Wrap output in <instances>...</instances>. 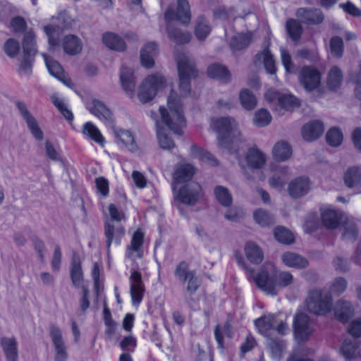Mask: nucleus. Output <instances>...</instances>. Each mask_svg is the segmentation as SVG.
Returning <instances> with one entry per match:
<instances>
[{
    "label": "nucleus",
    "instance_id": "f257e3e1",
    "mask_svg": "<svg viewBox=\"0 0 361 361\" xmlns=\"http://www.w3.org/2000/svg\"><path fill=\"white\" fill-rule=\"evenodd\" d=\"M178 71L179 76V91L180 97L171 90L167 98V107H159L161 122L157 121V137L159 147L165 150H170L175 147V143L166 133V126L174 133L180 135L186 122L184 116L182 98L190 94L192 78L197 75L195 64L192 59L185 54L177 56Z\"/></svg>",
    "mask_w": 361,
    "mask_h": 361
},
{
    "label": "nucleus",
    "instance_id": "f03ea898",
    "mask_svg": "<svg viewBox=\"0 0 361 361\" xmlns=\"http://www.w3.org/2000/svg\"><path fill=\"white\" fill-rule=\"evenodd\" d=\"M210 128L216 133V142L221 149L231 151L232 145L243 140L238 122L231 117L211 119Z\"/></svg>",
    "mask_w": 361,
    "mask_h": 361
},
{
    "label": "nucleus",
    "instance_id": "7ed1b4c3",
    "mask_svg": "<svg viewBox=\"0 0 361 361\" xmlns=\"http://www.w3.org/2000/svg\"><path fill=\"white\" fill-rule=\"evenodd\" d=\"M293 281V276L290 272H278L271 264H267L255 277L257 286L270 295H276L279 288L288 286Z\"/></svg>",
    "mask_w": 361,
    "mask_h": 361
},
{
    "label": "nucleus",
    "instance_id": "20e7f679",
    "mask_svg": "<svg viewBox=\"0 0 361 361\" xmlns=\"http://www.w3.org/2000/svg\"><path fill=\"white\" fill-rule=\"evenodd\" d=\"M168 85L167 79L161 73L146 76L139 85L137 97L139 101L145 104L153 100Z\"/></svg>",
    "mask_w": 361,
    "mask_h": 361
},
{
    "label": "nucleus",
    "instance_id": "39448f33",
    "mask_svg": "<svg viewBox=\"0 0 361 361\" xmlns=\"http://www.w3.org/2000/svg\"><path fill=\"white\" fill-rule=\"evenodd\" d=\"M306 305L310 312L325 315L332 309V298L324 290H313L309 293Z\"/></svg>",
    "mask_w": 361,
    "mask_h": 361
},
{
    "label": "nucleus",
    "instance_id": "423d86ee",
    "mask_svg": "<svg viewBox=\"0 0 361 361\" xmlns=\"http://www.w3.org/2000/svg\"><path fill=\"white\" fill-rule=\"evenodd\" d=\"M174 275L181 284L185 286V291L189 295L194 294L200 287V281L195 271L190 269L185 262H181L176 266Z\"/></svg>",
    "mask_w": 361,
    "mask_h": 361
},
{
    "label": "nucleus",
    "instance_id": "0eeeda50",
    "mask_svg": "<svg viewBox=\"0 0 361 361\" xmlns=\"http://www.w3.org/2000/svg\"><path fill=\"white\" fill-rule=\"evenodd\" d=\"M164 18L167 23L176 20L183 25H188L191 20V13L188 0H176V4L169 5L165 11Z\"/></svg>",
    "mask_w": 361,
    "mask_h": 361
},
{
    "label": "nucleus",
    "instance_id": "6e6552de",
    "mask_svg": "<svg viewBox=\"0 0 361 361\" xmlns=\"http://www.w3.org/2000/svg\"><path fill=\"white\" fill-rule=\"evenodd\" d=\"M314 332L312 321L304 313L298 312L293 320V333L296 341L303 343L307 341Z\"/></svg>",
    "mask_w": 361,
    "mask_h": 361
},
{
    "label": "nucleus",
    "instance_id": "1a4fd4ad",
    "mask_svg": "<svg viewBox=\"0 0 361 361\" xmlns=\"http://www.w3.org/2000/svg\"><path fill=\"white\" fill-rule=\"evenodd\" d=\"M49 336L52 345L54 360L66 361L68 354L62 329L56 324H51L49 329Z\"/></svg>",
    "mask_w": 361,
    "mask_h": 361
},
{
    "label": "nucleus",
    "instance_id": "9d476101",
    "mask_svg": "<svg viewBox=\"0 0 361 361\" xmlns=\"http://www.w3.org/2000/svg\"><path fill=\"white\" fill-rule=\"evenodd\" d=\"M175 198L180 202L193 205L202 196V188L197 182H190L176 190H173Z\"/></svg>",
    "mask_w": 361,
    "mask_h": 361
},
{
    "label": "nucleus",
    "instance_id": "9b49d317",
    "mask_svg": "<svg viewBox=\"0 0 361 361\" xmlns=\"http://www.w3.org/2000/svg\"><path fill=\"white\" fill-rule=\"evenodd\" d=\"M264 97L268 102L276 104L286 111H293L300 106L298 99L291 94L280 93L274 90H269Z\"/></svg>",
    "mask_w": 361,
    "mask_h": 361
},
{
    "label": "nucleus",
    "instance_id": "f8f14e48",
    "mask_svg": "<svg viewBox=\"0 0 361 361\" xmlns=\"http://www.w3.org/2000/svg\"><path fill=\"white\" fill-rule=\"evenodd\" d=\"M321 73L313 66H305L299 72L300 83L307 92L318 88L321 84Z\"/></svg>",
    "mask_w": 361,
    "mask_h": 361
},
{
    "label": "nucleus",
    "instance_id": "ddd939ff",
    "mask_svg": "<svg viewBox=\"0 0 361 361\" xmlns=\"http://www.w3.org/2000/svg\"><path fill=\"white\" fill-rule=\"evenodd\" d=\"M34 39L35 35L32 31H28L25 33L23 42L25 56L19 66V71L21 73L30 74L31 71L32 62L31 57L33 56L37 51Z\"/></svg>",
    "mask_w": 361,
    "mask_h": 361
},
{
    "label": "nucleus",
    "instance_id": "4468645a",
    "mask_svg": "<svg viewBox=\"0 0 361 361\" xmlns=\"http://www.w3.org/2000/svg\"><path fill=\"white\" fill-rule=\"evenodd\" d=\"M87 110L102 122L112 123L114 121V114L104 103L97 99H92L87 102Z\"/></svg>",
    "mask_w": 361,
    "mask_h": 361
},
{
    "label": "nucleus",
    "instance_id": "2eb2a0df",
    "mask_svg": "<svg viewBox=\"0 0 361 361\" xmlns=\"http://www.w3.org/2000/svg\"><path fill=\"white\" fill-rule=\"evenodd\" d=\"M130 293L133 305L138 306L142 302L145 293V285L142 276L137 271H132L130 278Z\"/></svg>",
    "mask_w": 361,
    "mask_h": 361
},
{
    "label": "nucleus",
    "instance_id": "dca6fc26",
    "mask_svg": "<svg viewBox=\"0 0 361 361\" xmlns=\"http://www.w3.org/2000/svg\"><path fill=\"white\" fill-rule=\"evenodd\" d=\"M16 106L23 118L31 135L39 141L44 139V133L39 127V123L32 114L28 111L26 106L22 102H17Z\"/></svg>",
    "mask_w": 361,
    "mask_h": 361
},
{
    "label": "nucleus",
    "instance_id": "f3484780",
    "mask_svg": "<svg viewBox=\"0 0 361 361\" xmlns=\"http://www.w3.org/2000/svg\"><path fill=\"white\" fill-rule=\"evenodd\" d=\"M195 173V169L190 164L183 163L177 165L173 174V190H176L179 184L189 183Z\"/></svg>",
    "mask_w": 361,
    "mask_h": 361
},
{
    "label": "nucleus",
    "instance_id": "a211bd4d",
    "mask_svg": "<svg viewBox=\"0 0 361 361\" xmlns=\"http://www.w3.org/2000/svg\"><path fill=\"white\" fill-rule=\"evenodd\" d=\"M143 243L144 233L140 229H137L133 234L130 243L126 249V257L133 261L140 259L143 256Z\"/></svg>",
    "mask_w": 361,
    "mask_h": 361
},
{
    "label": "nucleus",
    "instance_id": "6ab92c4d",
    "mask_svg": "<svg viewBox=\"0 0 361 361\" xmlns=\"http://www.w3.org/2000/svg\"><path fill=\"white\" fill-rule=\"evenodd\" d=\"M324 131V126L319 121H310L301 130L302 138L307 142H313L320 137Z\"/></svg>",
    "mask_w": 361,
    "mask_h": 361
},
{
    "label": "nucleus",
    "instance_id": "aec40b11",
    "mask_svg": "<svg viewBox=\"0 0 361 361\" xmlns=\"http://www.w3.org/2000/svg\"><path fill=\"white\" fill-rule=\"evenodd\" d=\"M120 82L126 94L133 99L135 97V77L131 68L124 66L121 68Z\"/></svg>",
    "mask_w": 361,
    "mask_h": 361
},
{
    "label": "nucleus",
    "instance_id": "412c9836",
    "mask_svg": "<svg viewBox=\"0 0 361 361\" xmlns=\"http://www.w3.org/2000/svg\"><path fill=\"white\" fill-rule=\"evenodd\" d=\"M311 188L309 179L305 176L298 177L291 180L288 185V192L295 198L306 195Z\"/></svg>",
    "mask_w": 361,
    "mask_h": 361
},
{
    "label": "nucleus",
    "instance_id": "4be33fe9",
    "mask_svg": "<svg viewBox=\"0 0 361 361\" xmlns=\"http://www.w3.org/2000/svg\"><path fill=\"white\" fill-rule=\"evenodd\" d=\"M66 15L65 12L59 13V16L56 18L58 23L47 25L44 27V30L49 38V44L51 48L58 44V41L55 36L58 35L59 32L66 27L64 24Z\"/></svg>",
    "mask_w": 361,
    "mask_h": 361
},
{
    "label": "nucleus",
    "instance_id": "5701e85b",
    "mask_svg": "<svg viewBox=\"0 0 361 361\" xmlns=\"http://www.w3.org/2000/svg\"><path fill=\"white\" fill-rule=\"evenodd\" d=\"M125 233V228L121 224L108 222L105 226V236L106 238V247L108 251L111 243L114 241L118 245Z\"/></svg>",
    "mask_w": 361,
    "mask_h": 361
},
{
    "label": "nucleus",
    "instance_id": "b1692460",
    "mask_svg": "<svg viewBox=\"0 0 361 361\" xmlns=\"http://www.w3.org/2000/svg\"><path fill=\"white\" fill-rule=\"evenodd\" d=\"M355 309L353 305L344 300H339L334 307L335 317L341 322H347L354 315Z\"/></svg>",
    "mask_w": 361,
    "mask_h": 361
},
{
    "label": "nucleus",
    "instance_id": "393cba45",
    "mask_svg": "<svg viewBox=\"0 0 361 361\" xmlns=\"http://www.w3.org/2000/svg\"><path fill=\"white\" fill-rule=\"evenodd\" d=\"M45 61L46 66L50 75L69 86L70 80L66 78L65 73L58 61L47 56L46 54H42Z\"/></svg>",
    "mask_w": 361,
    "mask_h": 361
},
{
    "label": "nucleus",
    "instance_id": "a878e982",
    "mask_svg": "<svg viewBox=\"0 0 361 361\" xmlns=\"http://www.w3.org/2000/svg\"><path fill=\"white\" fill-rule=\"evenodd\" d=\"M114 137L118 142H120L125 147L131 152H136L138 149L137 145L135 140L133 133L125 129H116Z\"/></svg>",
    "mask_w": 361,
    "mask_h": 361
},
{
    "label": "nucleus",
    "instance_id": "bb28decb",
    "mask_svg": "<svg viewBox=\"0 0 361 361\" xmlns=\"http://www.w3.org/2000/svg\"><path fill=\"white\" fill-rule=\"evenodd\" d=\"M102 42L109 49L116 51H123L126 48L124 40L118 35L111 32L103 34Z\"/></svg>",
    "mask_w": 361,
    "mask_h": 361
},
{
    "label": "nucleus",
    "instance_id": "cd10ccee",
    "mask_svg": "<svg viewBox=\"0 0 361 361\" xmlns=\"http://www.w3.org/2000/svg\"><path fill=\"white\" fill-rule=\"evenodd\" d=\"M158 52V47L155 42L147 43L140 51V61L142 65L146 68H152L154 66V57Z\"/></svg>",
    "mask_w": 361,
    "mask_h": 361
},
{
    "label": "nucleus",
    "instance_id": "c85d7f7f",
    "mask_svg": "<svg viewBox=\"0 0 361 361\" xmlns=\"http://www.w3.org/2000/svg\"><path fill=\"white\" fill-rule=\"evenodd\" d=\"M321 213L322 222L326 228H335L338 226L341 218L340 212L331 207H324L322 208Z\"/></svg>",
    "mask_w": 361,
    "mask_h": 361
},
{
    "label": "nucleus",
    "instance_id": "c756f323",
    "mask_svg": "<svg viewBox=\"0 0 361 361\" xmlns=\"http://www.w3.org/2000/svg\"><path fill=\"white\" fill-rule=\"evenodd\" d=\"M247 166L251 169H260L266 163L265 154L258 148H250L246 154Z\"/></svg>",
    "mask_w": 361,
    "mask_h": 361
},
{
    "label": "nucleus",
    "instance_id": "7c9ffc66",
    "mask_svg": "<svg viewBox=\"0 0 361 361\" xmlns=\"http://www.w3.org/2000/svg\"><path fill=\"white\" fill-rule=\"evenodd\" d=\"M82 133L86 138L90 139L96 143L104 146L106 140L99 129L92 122H86L82 128Z\"/></svg>",
    "mask_w": 361,
    "mask_h": 361
},
{
    "label": "nucleus",
    "instance_id": "2f4dec72",
    "mask_svg": "<svg viewBox=\"0 0 361 361\" xmlns=\"http://www.w3.org/2000/svg\"><path fill=\"white\" fill-rule=\"evenodd\" d=\"M345 185L349 188H355L361 185V168L352 166L348 168L343 174Z\"/></svg>",
    "mask_w": 361,
    "mask_h": 361
},
{
    "label": "nucleus",
    "instance_id": "473e14b6",
    "mask_svg": "<svg viewBox=\"0 0 361 361\" xmlns=\"http://www.w3.org/2000/svg\"><path fill=\"white\" fill-rule=\"evenodd\" d=\"M281 260L286 267L290 268L302 269L308 265V262L305 258L298 254L290 252L283 254Z\"/></svg>",
    "mask_w": 361,
    "mask_h": 361
},
{
    "label": "nucleus",
    "instance_id": "72a5a7b5",
    "mask_svg": "<svg viewBox=\"0 0 361 361\" xmlns=\"http://www.w3.org/2000/svg\"><path fill=\"white\" fill-rule=\"evenodd\" d=\"M1 345L8 361L18 360V343L14 338H2Z\"/></svg>",
    "mask_w": 361,
    "mask_h": 361
},
{
    "label": "nucleus",
    "instance_id": "f704fd0d",
    "mask_svg": "<svg viewBox=\"0 0 361 361\" xmlns=\"http://www.w3.org/2000/svg\"><path fill=\"white\" fill-rule=\"evenodd\" d=\"M272 155L276 161H285L290 158L292 148L287 142L279 141L274 145Z\"/></svg>",
    "mask_w": 361,
    "mask_h": 361
},
{
    "label": "nucleus",
    "instance_id": "c9c22d12",
    "mask_svg": "<svg viewBox=\"0 0 361 361\" xmlns=\"http://www.w3.org/2000/svg\"><path fill=\"white\" fill-rule=\"evenodd\" d=\"M276 322V316L269 314L258 318L255 320V324L261 334L268 336L270 332L274 330V323Z\"/></svg>",
    "mask_w": 361,
    "mask_h": 361
},
{
    "label": "nucleus",
    "instance_id": "e433bc0d",
    "mask_svg": "<svg viewBox=\"0 0 361 361\" xmlns=\"http://www.w3.org/2000/svg\"><path fill=\"white\" fill-rule=\"evenodd\" d=\"M244 251L247 259L251 263L259 264L264 258L262 250L253 242L247 243L245 246Z\"/></svg>",
    "mask_w": 361,
    "mask_h": 361
},
{
    "label": "nucleus",
    "instance_id": "4c0bfd02",
    "mask_svg": "<svg viewBox=\"0 0 361 361\" xmlns=\"http://www.w3.org/2000/svg\"><path fill=\"white\" fill-rule=\"evenodd\" d=\"M64 51L70 55H75L82 50V44L80 39L73 35L65 37L63 42Z\"/></svg>",
    "mask_w": 361,
    "mask_h": 361
},
{
    "label": "nucleus",
    "instance_id": "58836bf2",
    "mask_svg": "<svg viewBox=\"0 0 361 361\" xmlns=\"http://www.w3.org/2000/svg\"><path fill=\"white\" fill-rule=\"evenodd\" d=\"M211 30L212 27L205 18H197L195 23L194 33L198 40L204 41L209 35Z\"/></svg>",
    "mask_w": 361,
    "mask_h": 361
},
{
    "label": "nucleus",
    "instance_id": "ea45409f",
    "mask_svg": "<svg viewBox=\"0 0 361 361\" xmlns=\"http://www.w3.org/2000/svg\"><path fill=\"white\" fill-rule=\"evenodd\" d=\"M340 353L346 360L354 359L360 355L359 345L355 341L346 339L340 348Z\"/></svg>",
    "mask_w": 361,
    "mask_h": 361
},
{
    "label": "nucleus",
    "instance_id": "a19ab883",
    "mask_svg": "<svg viewBox=\"0 0 361 361\" xmlns=\"http://www.w3.org/2000/svg\"><path fill=\"white\" fill-rule=\"evenodd\" d=\"M298 17L301 18L303 22L317 24L323 20V15L319 10H307L306 8H300L297 11Z\"/></svg>",
    "mask_w": 361,
    "mask_h": 361
},
{
    "label": "nucleus",
    "instance_id": "79ce46f5",
    "mask_svg": "<svg viewBox=\"0 0 361 361\" xmlns=\"http://www.w3.org/2000/svg\"><path fill=\"white\" fill-rule=\"evenodd\" d=\"M207 74L209 77L219 80L222 82H228L231 75L228 69L220 64L214 63L209 66Z\"/></svg>",
    "mask_w": 361,
    "mask_h": 361
},
{
    "label": "nucleus",
    "instance_id": "37998d69",
    "mask_svg": "<svg viewBox=\"0 0 361 361\" xmlns=\"http://www.w3.org/2000/svg\"><path fill=\"white\" fill-rule=\"evenodd\" d=\"M256 60L263 62L264 68L269 74H274L276 73L275 60L269 49H264L261 53L257 54Z\"/></svg>",
    "mask_w": 361,
    "mask_h": 361
},
{
    "label": "nucleus",
    "instance_id": "c03bdc74",
    "mask_svg": "<svg viewBox=\"0 0 361 361\" xmlns=\"http://www.w3.org/2000/svg\"><path fill=\"white\" fill-rule=\"evenodd\" d=\"M252 41L250 32L239 33L235 35L231 41V47L234 50H240L246 47Z\"/></svg>",
    "mask_w": 361,
    "mask_h": 361
},
{
    "label": "nucleus",
    "instance_id": "a18cd8bd",
    "mask_svg": "<svg viewBox=\"0 0 361 361\" xmlns=\"http://www.w3.org/2000/svg\"><path fill=\"white\" fill-rule=\"evenodd\" d=\"M239 100L242 106L247 110H252L257 106L255 96L247 89H243L240 92Z\"/></svg>",
    "mask_w": 361,
    "mask_h": 361
},
{
    "label": "nucleus",
    "instance_id": "49530a36",
    "mask_svg": "<svg viewBox=\"0 0 361 361\" xmlns=\"http://www.w3.org/2000/svg\"><path fill=\"white\" fill-rule=\"evenodd\" d=\"M167 32L169 39L177 44L188 43L191 39L188 32H182L178 29L171 28L169 25H167Z\"/></svg>",
    "mask_w": 361,
    "mask_h": 361
},
{
    "label": "nucleus",
    "instance_id": "de8ad7c7",
    "mask_svg": "<svg viewBox=\"0 0 361 361\" xmlns=\"http://www.w3.org/2000/svg\"><path fill=\"white\" fill-rule=\"evenodd\" d=\"M343 81L341 71L336 66L333 67L328 75L327 85L331 90H336L340 87Z\"/></svg>",
    "mask_w": 361,
    "mask_h": 361
},
{
    "label": "nucleus",
    "instance_id": "09e8293b",
    "mask_svg": "<svg viewBox=\"0 0 361 361\" xmlns=\"http://www.w3.org/2000/svg\"><path fill=\"white\" fill-rule=\"evenodd\" d=\"M217 201L224 207H228L232 203V196L228 190L223 186H216L214 190Z\"/></svg>",
    "mask_w": 361,
    "mask_h": 361
},
{
    "label": "nucleus",
    "instance_id": "8fccbe9b",
    "mask_svg": "<svg viewBox=\"0 0 361 361\" xmlns=\"http://www.w3.org/2000/svg\"><path fill=\"white\" fill-rule=\"evenodd\" d=\"M286 30L290 37L295 42L298 41L302 32V28L298 21L289 19L286 22Z\"/></svg>",
    "mask_w": 361,
    "mask_h": 361
},
{
    "label": "nucleus",
    "instance_id": "3c124183",
    "mask_svg": "<svg viewBox=\"0 0 361 361\" xmlns=\"http://www.w3.org/2000/svg\"><path fill=\"white\" fill-rule=\"evenodd\" d=\"M326 138L329 145L332 147H338L343 140V135L339 128L333 127L326 133Z\"/></svg>",
    "mask_w": 361,
    "mask_h": 361
},
{
    "label": "nucleus",
    "instance_id": "603ef678",
    "mask_svg": "<svg viewBox=\"0 0 361 361\" xmlns=\"http://www.w3.org/2000/svg\"><path fill=\"white\" fill-rule=\"evenodd\" d=\"M271 121V116L266 109H259L254 115L253 123L257 127L262 128L267 126Z\"/></svg>",
    "mask_w": 361,
    "mask_h": 361
},
{
    "label": "nucleus",
    "instance_id": "864d4df0",
    "mask_svg": "<svg viewBox=\"0 0 361 361\" xmlns=\"http://www.w3.org/2000/svg\"><path fill=\"white\" fill-rule=\"evenodd\" d=\"M276 240L283 244H291L294 241L293 234L283 227L279 226L274 230Z\"/></svg>",
    "mask_w": 361,
    "mask_h": 361
},
{
    "label": "nucleus",
    "instance_id": "5fc2aeb1",
    "mask_svg": "<svg viewBox=\"0 0 361 361\" xmlns=\"http://www.w3.org/2000/svg\"><path fill=\"white\" fill-rule=\"evenodd\" d=\"M286 167H280L277 169H273V172H274L275 174L270 178L269 180V185L271 188L276 189L282 188L285 184V179L281 178V176H277V173H280L281 175H285L286 174Z\"/></svg>",
    "mask_w": 361,
    "mask_h": 361
},
{
    "label": "nucleus",
    "instance_id": "6e6d98bb",
    "mask_svg": "<svg viewBox=\"0 0 361 361\" xmlns=\"http://www.w3.org/2000/svg\"><path fill=\"white\" fill-rule=\"evenodd\" d=\"M257 224L262 226H267L274 223V218L268 212L262 209H257L253 213Z\"/></svg>",
    "mask_w": 361,
    "mask_h": 361
},
{
    "label": "nucleus",
    "instance_id": "4d7b16f0",
    "mask_svg": "<svg viewBox=\"0 0 361 361\" xmlns=\"http://www.w3.org/2000/svg\"><path fill=\"white\" fill-rule=\"evenodd\" d=\"M191 151H192L193 156L196 157L197 158L200 159V160L204 161H207L212 165L216 164V159L208 152H207L201 148H199L196 146L192 147Z\"/></svg>",
    "mask_w": 361,
    "mask_h": 361
},
{
    "label": "nucleus",
    "instance_id": "13d9d810",
    "mask_svg": "<svg viewBox=\"0 0 361 361\" xmlns=\"http://www.w3.org/2000/svg\"><path fill=\"white\" fill-rule=\"evenodd\" d=\"M71 274L73 284L77 286H80L82 281L83 276L81 265L79 262L75 260L73 261Z\"/></svg>",
    "mask_w": 361,
    "mask_h": 361
},
{
    "label": "nucleus",
    "instance_id": "bf43d9fd",
    "mask_svg": "<svg viewBox=\"0 0 361 361\" xmlns=\"http://www.w3.org/2000/svg\"><path fill=\"white\" fill-rule=\"evenodd\" d=\"M311 350L307 348H297L293 350L288 361H312L307 357L311 353Z\"/></svg>",
    "mask_w": 361,
    "mask_h": 361
},
{
    "label": "nucleus",
    "instance_id": "052dcab7",
    "mask_svg": "<svg viewBox=\"0 0 361 361\" xmlns=\"http://www.w3.org/2000/svg\"><path fill=\"white\" fill-rule=\"evenodd\" d=\"M51 100L54 106L59 110V111L67 120H72L73 118L72 112L68 109L66 105L61 99L56 96H53L51 97Z\"/></svg>",
    "mask_w": 361,
    "mask_h": 361
},
{
    "label": "nucleus",
    "instance_id": "680f3d73",
    "mask_svg": "<svg viewBox=\"0 0 361 361\" xmlns=\"http://www.w3.org/2000/svg\"><path fill=\"white\" fill-rule=\"evenodd\" d=\"M347 288V281L342 277L335 279L330 285V291L336 295L343 293Z\"/></svg>",
    "mask_w": 361,
    "mask_h": 361
},
{
    "label": "nucleus",
    "instance_id": "e2e57ef3",
    "mask_svg": "<svg viewBox=\"0 0 361 361\" xmlns=\"http://www.w3.org/2000/svg\"><path fill=\"white\" fill-rule=\"evenodd\" d=\"M330 49L331 54L336 57H341L343 54V40L338 37H334L331 39Z\"/></svg>",
    "mask_w": 361,
    "mask_h": 361
},
{
    "label": "nucleus",
    "instance_id": "0e129e2a",
    "mask_svg": "<svg viewBox=\"0 0 361 361\" xmlns=\"http://www.w3.org/2000/svg\"><path fill=\"white\" fill-rule=\"evenodd\" d=\"M20 46L17 41L10 39L6 41L4 45V51L11 57L16 56L19 51Z\"/></svg>",
    "mask_w": 361,
    "mask_h": 361
},
{
    "label": "nucleus",
    "instance_id": "69168bd1",
    "mask_svg": "<svg viewBox=\"0 0 361 361\" xmlns=\"http://www.w3.org/2000/svg\"><path fill=\"white\" fill-rule=\"evenodd\" d=\"M137 345L136 338L133 336L124 337L120 343V347L124 350L133 352Z\"/></svg>",
    "mask_w": 361,
    "mask_h": 361
},
{
    "label": "nucleus",
    "instance_id": "338daca9",
    "mask_svg": "<svg viewBox=\"0 0 361 361\" xmlns=\"http://www.w3.org/2000/svg\"><path fill=\"white\" fill-rule=\"evenodd\" d=\"M281 62L287 73H291L293 65L291 60V56L289 53L283 48L280 49Z\"/></svg>",
    "mask_w": 361,
    "mask_h": 361
},
{
    "label": "nucleus",
    "instance_id": "774afa93",
    "mask_svg": "<svg viewBox=\"0 0 361 361\" xmlns=\"http://www.w3.org/2000/svg\"><path fill=\"white\" fill-rule=\"evenodd\" d=\"M348 331L349 334L355 338L361 337V318L355 319L350 324Z\"/></svg>",
    "mask_w": 361,
    "mask_h": 361
}]
</instances>
